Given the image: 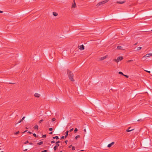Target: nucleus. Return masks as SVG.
Here are the masks:
<instances>
[{
  "instance_id": "obj_34",
  "label": "nucleus",
  "mask_w": 152,
  "mask_h": 152,
  "mask_svg": "<svg viewBox=\"0 0 152 152\" xmlns=\"http://www.w3.org/2000/svg\"><path fill=\"white\" fill-rule=\"evenodd\" d=\"M123 75L124 76H125V77H126L127 78H128V77H129V76L128 75Z\"/></svg>"
},
{
  "instance_id": "obj_11",
  "label": "nucleus",
  "mask_w": 152,
  "mask_h": 152,
  "mask_svg": "<svg viewBox=\"0 0 152 152\" xmlns=\"http://www.w3.org/2000/svg\"><path fill=\"white\" fill-rule=\"evenodd\" d=\"M125 2V1H117L116 3L117 4H123Z\"/></svg>"
},
{
  "instance_id": "obj_3",
  "label": "nucleus",
  "mask_w": 152,
  "mask_h": 152,
  "mask_svg": "<svg viewBox=\"0 0 152 152\" xmlns=\"http://www.w3.org/2000/svg\"><path fill=\"white\" fill-rule=\"evenodd\" d=\"M151 56H152V53H148L145 55V56H144L143 57V58L148 57Z\"/></svg>"
},
{
  "instance_id": "obj_23",
  "label": "nucleus",
  "mask_w": 152,
  "mask_h": 152,
  "mask_svg": "<svg viewBox=\"0 0 152 152\" xmlns=\"http://www.w3.org/2000/svg\"><path fill=\"white\" fill-rule=\"evenodd\" d=\"M118 73L119 74H121V75H124V74H123V73L121 72H118Z\"/></svg>"
},
{
  "instance_id": "obj_43",
  "label": "nucleus",
  "mask_w": 152,
  "mask_h": 152,
  "mask_svg": "<svg viewBox=\"0 0 152 152\" xmlns=\"http://www.w3.org/2000/svg\"><path fill=\"white\" fill-rule=\"evenodd\" d=\"M59 142H60V141H59L56 142V143L57 144L58 143H59Z\"/></svg>"
},
{
  "instance_id": "obj_48",
  "label": "nucleus",
  "mask_w": 152,
  "mask_h": 152,
  "mask_svg": "<svg viewBox=\"0 0 152 152\" xmlns=\"http://www.w3.org/2000/svg\"><path fill=\"white\" fill-rule=\"evenodd\" d=\"M3 12V11L0 10V13H2Z\"/></svg>"
},
{
  "instance_id": "obj_8",
  "label": "nucleus",
  "mask_w": 152,
  "mask_h": 152,
  "mask_svg": "<svg viewBox=\"0 0 152 152\" xmlns=\"http://www.w3.org/2000/svg\"><path fill=\"white\" fill-rule=\"evenodd\" d=\"M40 96V94L37 93H35L34 94V96L37 98L39 97Z\"/></svg>"
},
{
  "instance_id": "obj_13",
  "label": "nucleus",
  "mask_w": 152,
  "mask_h": 152,
  "mask_svg": "<svg viewBox=\"0 0 152 152\" xmlns=\"http://www.w3.org/2000/svg\"><path fill=\"white\" fill-rule=\"evenodd\" d=\"M38 126L37 125H35V126L34 127V129L37 130H38Z\"/></svg>"
},
{
  "instance_id": "obj_6",
  "label": "nucleus",
  "mask_w": 152,
  "mask_h": 152,
  "mask_svg": "<svg viewBox=\"0 0 152 152\" xmlns=\"http://www.w3.org/2000/svg\"><path fill=\"white\" fill-rule=\"evenodd\" d=\"M117 58V60H118V61L119 62V61H120L123 60V57L122 56H119Z\"/></svg>"
},
{
  "instance_id": "obj_2",
  "label": "nucleus",
  "mask_w": 152,
  "mask_h": 152,
  "mask_svg": "<svg viewBox=\"0 0 152 152\" xmlns=\"http://www.w3.org/2000/svg\"><path fill=\"white\" fill-rule=\"evenodd\" d=\"M108 1V0H106L105 1H102L100 2H99L98 4H97L96 5V6H99L101 5H103L106 3H107Z\"/></svg>"
},
{
  "instance_id": "obj_19",
  "label": "nucleus",
  "mask_w": 152,
  "mask_h": 152,
  "mask_svg": "<svg viewBox=\"0 0 152 152\" xmlns=\"http://www.w3.org/2000/svg\"><path fill=\"white\" fill-rule=\"evenodd\" d=\"M142 49V47H139L137 48V50L139 51L140 50Z\"/></svg>"
},
{
  "instance_id": "obj_27",
  "label": "nucleus",
  "mask_w": 152,
  "mask_h": 152,
  "mask_svg": "<svg viewBox=\"0 0 152 152\" xmlns=\"http://www.w3.org/2000/svg\"><path fill=\"white\" fill-rule=\"evenodd\" d=\"M72 150H75V147L74 146H72Z\"/></svg>"
},
{
  "instance_id": "obj_31",
  "label": "nucleus",
  "mask_w": 152,
  "mask_h": 152,
  "mask_svg": "<svg viewBox=\"0 0 152 152\" xmlns=\"http://www.w3.org/2000/svg\"><path fill=\"white\" fill-rule=\"evenodd\" d=\"M51 143H54L55 142V141H54V140H53L51 141Z\"/></svg>"
},
{
  "instance_id": "obj_56",
  "label": "nucleus",
  "mask_w": 152,
  "mask_h": 152,
  "mask_svg": "<svg viewBox=\"0 0 152 152\" xmlns=\"http://www.w3.org/2000/svg\"><path fill=\"white\" fill-rule=\"evenodd\" d=\"M151 31H152V29L151 30Z\"/></svg>"
},
{
  "instance_id": "obj_38",
  "label": "nucleus",
  "mask_w": 152,
  "mask_h": 152,
  "mask_svg": "<svg viewBox=\"0 0 152 152\" xmlns=\"http://www.w3.org/2000/svg\"><path fill=\"white\" fill-rule=\"evenodd\" d=\"M47 150H45L44 151H42V152H47Z\"/></svg>"
},
{
  "instance_id": "obj_28",
  "label": "nucleus",
  "mask_w": 152,
  "mask_h": 152,
  "mask_svg": "<svg viewBox=\"0 0 152 152\" xmlns=\"http://www.w3.org/2000/svg\"><path fill=\"white\" fill-rule=\"evenodd\" d=\"M71 125H72L71 123H69L68 124L67 126H71Z\"/></svg>"
},
{
  "instance_id": "obj_54",
  "label": "nucleus",
  "mask_w": 152,
  "mask_h": 152,
  "mask_svg": "<svg viewBox=\"0 0 152 152\" xmlns=\"http://www.w3.org/2000/svg\"><path fill=\"white\" fill-rule=\"evenodd\" d=\"M10 83V84H14V83Z\"/></svg>"
},
{
  "instance_id": "obj_22",
  "label": "nucleus",
  "mask_w": 152,
  "mask_h": 152,
  "mask_svg": "<svg viewBox=\"0 0 152 152\" xmlns=\"http://www.w3.org/2000/svg\"><path fill=\"white\" fill-rule=\"evenodd\" d=\"M78 130L77 128H75L74 130V132L76 133V132Z\"/></svg>"
},
{
  "instance_id": "obj_1",
  "label": "nucleus",
  "mask_w": 152,
  "mask_h": 152,
  "mask_svg": "<svg viewBox=\"0 0 152 152\" xmlns=\"http://www.w3.org/2000/svg\"><path fill=\"white\" fill-rule=\"evenodd\" d=\"M67 73L69 79L72 81H74V80L73 79V73L69 70H67Z\"/></svg>"
},
{
  "instance_id": "obj_49",
  "label": "nucleus",
  "mask_w": 152,
  "mask_h": 152,
  "mask_svg": "<svg viewBox=\"0 0 152 152\" xmlns=\"http://www.w3.org/2000/svg\"><path fill=\"white\" fill-rule=\"evenodd\" d=\"M28 132L29 133V134H31V132H29V131Z\"/></svg>"
},
{
  "instance_id": "obj_26",
  "label": "nucleus",
  "mask_w": 152,
  "mask_h": 152,
  "mask_svg": "<svg viewBox=\"0 0 152 152\" xmlns=\"http://www.w3.org/2000/svg\"><path fill=\"white\" fill-rule=\"evenodd\" d=\"M43 121V119H41L39 121V123H40L42 122Z\"/></svg>"
},
{
  "instance_id": "obj_44",
  "label": "nucleus",
  "mask_w": 152,
  "mask_h": 152,
  "mask_svg": "<svg viewBox=\"0 0 152 152\" xmlns=\"http://www.w3.org/2000/svg\"><path fill=\"white\" fill-rule=\"evenodd\" d=\"M67 142H68V140H66V141H65V142L66 143V144H67Z\"/></svg>"
},
{
  "instance_id": "obj_50",
  "label": "nucleus",
  "mask_w": 152,
  "mask_h": 152,
  "mask_svg": "<svg viewBox=\"0 0 152 152\" xmlns=\"http://www.w3.org/2000/svg\"><path fill=\"white\" fill-rule=\"evenodd\" d=\"M29 144L30 145H32V144H33V143H31V142H30V143H29Z\"/></svg>"
},
{
  "instance_id": "obj_42",
  "label": "nucleus",
  "mask_w": 152,
  "mask_h": 152,
  "mask_svg": "<svg viewBox=\"0 0 152 152\" xmlns=\"http://www.w3.org/2000/svg\"><path fill=\"white\" fill-rule=\"evenodd\" d=\"M64 138V136H62V137H61V139H63Z\"/></svg>"
},
{
  "instance_id": "obj_36",
  "label": "nucleus",
  "mask_w": 152,
  "mask_h": 152,
  "mask_svg": "<svg viewBox=\"0 0 152 152\" xmlns=\"http://www.w3.org/2000/svg\"><path fill=\"white\" fill-rule=\"evenodd\" d=\"M22 121L20 120L17 123V124H19Z\"/></svg>"
},
{
  "instance_id": "obj_40",
  "label": "nucleus",
  "mask_w": 152,
  "mask_h": 152,
  "mask_svg": "<svg viewBox=\"0 0 152 152\" xmlns=\"http://www.w3.org/2000/svg\"><path fill=\"white\" fill-rule=\"evenodd\" d=\"M49 130V131H51L53 130V129L52 128H50Z\"/></svg>"
},
{
  "instance_id": "obj_4",
  "label": "nucleus",
  "mask_w": 152,
  "mask_h": 152,
  "mask_svg": "<svg viewBox=\"0 0 152 152\" xmlns=\"http://www.w3.org/2000/svg\"><path fill=\"white\" fill-rule=\"evenodd\" d=\"M84 46L83 45L78 47L79 49L80 50H83L84 49Z\"/></svg>"
},
{
  "instance_id": "obj_14",
  "label": "nucleus",
  "mask_w": 152,
  "mask_h": 152,
  "mask_svg": "<svg viewBox=\"0 0 152 152\" xmlns=\"http://www.w3.org/2000/svg\"><path fill=\"white\" fill-rule=\"evenodd\" d=\"M53 14L54 16H56L58 15V13L55 12H53Z\"/></svg>"
},
{
  "instance_id": "obj_24",
  "label": "nucleus",
  "mask_w": 152,
  "mask_h": 152,
  "mask_svg": "<svg viewBox=\"0 0 152 152\" xmlns=\"http://www.w3.org/2000/svg\"><path fill=\"white\" fill-rule=\"evenodd\" d=\"M143 121V120L142 119H140L137 120V121Z\"/></svg>"
},
{
  "instance_id": "obj_30",
  "label": "nucleus",
  "mask_w": 152,
  "mask_h": 152,
  "mask_svg": "<svg viewBox=\"0 0 152 152\" xmlns=\"http://www.w3.org/2000/svg\"><path fill=\"white\" fill-rule=\"evenodd\" d=\"M33 136H34V137H37L36 134H35V133L33 134Z\"/></svg>"
},
{
  "instance_id": "obj_15",
  "label": "nucleus",
  "mask_w": 152,
  "mask_h": 152,
  "mask_svg": "<svg viewBox=\"0 0 152 152\" xmlns=\"http://www.w3.org/2000/svg\"><path fill=\"white\" fill-rule=\"evenodd\" d=\"M122 47L120 46H118L117 47V48L118 50L122 49Z\"/></svg>"
},
{
  "instance_id": "obj_47",
  "label": "nucleus",
  "mask_w": 152,
  "mask_h": 152,
  "mask_svg": "<svg viewBox=\"0 0 152 152\" xmlns=\"http://www.w3.org/2000/svg\"><path fill=\"white\" fill-rule=\"evenodd\" d=\"M27 149H26L24 150L23 151H27Z\"/></svg>"
},
{
  "instance_id": "obj_32",
  "label": "nucleus",
  "mask_w": 152,
  "mask_h": 152,
  "mask_svg": "<svg viewBox=\"0 0 152 152\" xmlns=\"http://www.w3.org/2000/svg\"><path fill=\"white\" fill-rule=\"evenodd\" d=\"M46 137V135H45V134L43 135L42 136V137H44V138L45 137Z\"/></svg>"
},
{
  "instance_id": "obj_37",
  "label": "nucleus",
  "mask_w": 152,
  "mask_h": 152,
  "mask_svg": "<svg viewBox=\"0 0 152 152\" xmlns=\"http://www.w3.org/2000/svg\"><path fill=\"white\" fill-rule=\"evenodd\" d=\"M73 130V129L72 128V129H70V130L69 132H72Z\"/></svg>"
},
{
  "instance_id": "obj_5",
  "label": "nucleus",
  "mask_w": 152,
  "mask_h": 152,
  "mask_svg": "<svg viewBox=\"0 0 152 152\" xmlns=\"http://www.w3.org/2000/svg\"><path fill=\"white\" fill-rule=\"evenodd\" d=\"M107 56H108L107 55L105 56H103V57H101L100 58V60H101V61L103 60L104 59L106 58L107 57Z\"/></svg>"
},
{
  "instance_id": "obj_53",
  "label": "nucleus",
  "mask_w": 152,
  "mask_h": 152,
  "mask_svg": "<svg viewBox=\"0 0 152 152\" xmlns=\"http://www.w3.org/2000/svg\"><path fill=\"white\" fill-rule=\"evenodd\" d=\"M52 133H52V132L50 133V134H52Z\"/></svg>"
},
{
  "instance_id": "obj_20",
  "label": "nucleus",
  "mask_w": 152,
  "mask_h": 152,
  "mask_svg": "<svg viewBox=\"0 0 152 152\" xmlns=\"http://www.w3.org/2000/svg\"><path fill=\"white\" fill-rule=\"evenodd\" d=\"M80 135H77L75 137V139L77 140L78 138H80Z\"/></svg>"
},
{
  "instance_id": "obj_9",
  "label": "nucleus",
  "mask_w": 152,
  "mask_h": 152,
  "mask_svg": "<svg viewBox=\"0 0 152 152\" xmlns=\"http://www.w3.org/2000/svg\"><path fill=\"white\" fill-rule=\"evenodd\" d=\"M131 129V127H129V128L126 130V132H129L134 130V129Z\"/></svg>"
},
{
  "instance_id": "obj_33",
  "label": "nucleus",
  "mask_w": 152,
  "mask_h": 152,
  "mask_svg": "<svg viewBox=\"0 0 152 152\" xmlns=\"http://www.w3.org/2000/svg\"><path fill=\"white\" fill-rule=\"evenodd\" d=\"M28 143V141H26L25 142H24V144H26L27 143Z\"/></svg>"
},
{
  "instance_id": "obj_7",
  "label": "nucleus",
  "mask_w": 152,
  "mask_h": 152,
  "mask_svg": "<svg viewBox=\"0 0 152 152\" xmlns=\"http://www.w3.org/2000/svg\"><path fill=\"white\" fill-rule=\"evenodd\" d=\"M114 142H112L111 143L107 145V147L108 148H110L113 145H114Z\"/></svg>"
},
{
  "instance_id": "obj_46",
  "label": "nucleus",
  "mask_w": 152,
  "mask_h": 152,
  "mask_svg": "<svg viewBox=\"0 0 152 152\" xmlns=\"http://www.w3.org/2000/svg\"><path fill=\"white\" fill-rule=\"evenodd\" d=\"M27 130H26V131H25L24 132H23V133H25V132H27Z\"/></svg>"
},
{
  "instance_id": "obj_17",
  "label": "nucleus",
  "mask_w": 152,
  "mask_h": 152,
  "mask_svg": "<svg viewBox=\"0 0 152 152\" xmlns=\"http://www.w3.org/2000/svg\"><path fill=\"white\" fill-rule=\"evenodd\" d=\"M43 143V142L41 141L40 142H38L37 144L38 145H42Z\"/></svg>"
},
{
  "instance_id": "obj_21",
  "label": "nucleus",
  "mask_w": 152,
  "mask_h": 152,
  "mask_svg": "<svg viewBox=\"0 0 152 152\" xmlns=\"http://www.w3.org/2000/svg\"><path fill=\"white\" fill-rule=\"evenodd\" d=\"M113 61L117 62V63H118V60H117V59H113Z\"/></svg>"
},
{
  "instance_id": "obj_51",
  "label": "nucleus",
  "mask_w": 152,
  "mask_h": 152,
  "mask_svg": "<svg viewBox=\"0 0 152 152\" xmlns=\"http://www.w3.org/2000/svg\"><path fill=\"white\" fill-rule=\"evenodd\" d=\"M137 43H136L134 45H137Z\"/></svg>"
},
{
  "instance_id": "obj_18",
  "label": "nucleus",
  "mask_w": 152,
  "mask_h": 152,
  "mask_svg": "<svg viewBox=\"0 0 152 152\" xmlns=\"http://www.w3.org/2000/svg\"><path fill=\"white\" fill-rule=\"evenodd\" d=\"M53 138L54 139H59L58 137V136H56L55 137H53Z\"/></svg>"
},
{
  "instance_id": "obj_12",
  "label": "nucleus",
  "mask_w": 152,
  "mask_h": 152,
  "mask_svg": "<svg viewBox=\"0 0 152 152\" xmlns=\"http://www.w3.org/2000/svg\"><path fill=\"white\" fill-rule=\"evenodd\" d=\"M74 1V3L72 4V7L75 8V7H76V4L75 2V1Z\"/></svg>"
},
{
  "instance_id": "obj_41",
  "label": "nucleus",
  "mask_w": 152,
  "mask_h": 152,
  "mask_svg": "<svg viewBox=\"0 0 152 152\" xmlns=\"http://www.w3.org/2000/svg\"><path fill=\"white\" fill-rule=\"evenodd\" d=\"M146 72L149 73H150L151 72L150 71H146V70H145V71Z\"/></svg>"
},
{
  "instance_id": "obj_16",
  "label": "nucleus",
  "mask_w": 152,
  "mask_h": 152,
  "mask_svg": "<svg viewBox=\"0 0 152 152\" xmlns=\"http://www.w3.org/2000/svg\"><path fill=\"white\" fill-rule=\"evenodd\" d=\"M68 132H69V131H67L66 133V134L65 136V138H66L67 136L68 135Z\"/></svg>"
},
{
  "instance_id": "obj_55",
  "label": "nucleus",
  "mask_w": 152,
  "mask_h": 152,
  "mask_svg": "<svg viewBox=\"0 0 152 152\" xmlns=\"http://www.w3.org/2000/svg\"><path fill=\"white\" fill-rule=\"evenodd\" d=\"M60 152H62V151H60Z\"/></svg>"
},
{
  "instance_id": "obj_10",
  "label": "nucleus",
  "mask_w": 152,
  "mask_h": 152,
  "mask_svg": "<svg viewBox=\"0 0 152 152\" xmlns=\"http://www.w3.org/2000/svg\"><path fill=\"white\" fill-rule=\"evenodd\" d=\"M59 146V144H57L55 146H54V147L53 148L54 150V151H56L57 148Z\"/></svg>"
},
{
  "instance_id": "obj_45",
  "label": "nucleus",
  "mask_w": 152,
  "mask_h": 152,
  "mask_svg": "<svg viewBox=\"0 0 152 152\" xmlns=\"http://www.w3.org/2000/svg\"><path fill=\"white\" fill-rule=\"evenodd\" d=\"M72 146V145H71L69 146V148H70Z\"/></svg>"
},
{
  "instance_id": "obj_25",
  "label": "nucleus",
  "mask_w": 152,
  "mask_h": 152,
  "mask_svg": "<svg viewBox=\"0 0 152 152\" xmlns=\"http://www.w3.org/2000/svg\"><path fill=\"white\" fill-rule=\"evenodd\" d=\"M20 132L19 131H18L17 132L15 133V134H17L19 133Z\"/></svg>"
},
{
  "instance_id": "obj_29",
  "label": "nucleus",
  "mask_w": 152,
  "mask_h": 152,
  "mask_svg": "<svg viewBox=\"0 0 152 152\" xmlns=\"http://www.w3.org/2000/svg\"><path fill=\"white\" fill-rule=\"evenodd\" d=\"M55 120L56 119L55 118H53L52 119V121H55Z\"/></svg>"
},
{
  "instance_id": "obj_52",
  "label": "nucleus",
  "mask_w": 152,
  "mask_h": 152,
  "mask_svg": "<svg viewBox=\"0 0 152 152\" xmlns=\"http://www.w3.org/2000/svg\"><path fill=\"white\" fill-rule=\"evenodd\" d=\"M84 131L85 132H86V129H84Z\"/></svg>"
},
{
  "instance_id": "obj_35",
  "label": "nucleus",
  "mask_w": 152,
  "mask_h": 152,
  "mask_svg": "<svg viewBox=\"0 0 152 152\" xmlns=\"http://www.w3.org/2000/svg\"><path fill=\"white\" fill-rule=\"evenodd\" d=\"M25 117H23V118H22V119L21 120L22 121H23L25 118Z\"/></svg>"
},
{
  "instance_id": "obj_39",
  "label": "nucleus",
  "mask_w": 152,
  "mask_h": 152,
  "mask_svg": "<svg viewBox=\"0 0 152 152\" xmlns=\"http://www.w3.org/2000/svg\"><path fill=\"white\" fill-rule=\"evenodd\" d=\"M133 61L132 60H129L128 61V62H131V61Z\"/></svg>"
}]
</instances>
